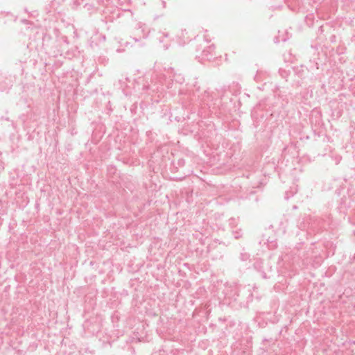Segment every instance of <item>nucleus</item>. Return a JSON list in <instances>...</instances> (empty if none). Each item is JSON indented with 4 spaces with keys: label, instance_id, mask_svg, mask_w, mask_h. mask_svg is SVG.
Instances as JSON below:
<instances>
[{
    "label": "nucleus",
    "instance_id": "21",
    "mask_svg": "<svg viewBox=\"0 0 355 355\" xmlns=\"http://www.w3.org/2000/svg\"><path fill=\"white\" fill-rule=\"evenodd\" d=\"M266 341H268V340H267L266 338H264V339L263 340V342H266Z\"/></svg>",
    "mask_w": 355,
    "mask_h": 355
},
{
    "label": "nucleus",
    "instance_id": "23",
    "mask_svg": "<svg viewBox=\"0 0 355 355\" xmlns=\"http://www.w3.org/2000/svg\"><path fill=\"white\" fill-rule=\"evenodd\" d=\"M164 37H167V36H168V34H164Z\"/></svg>",
    "mask_w": 355,
    "mask_h": 355
},
{
    "label": "nucleus",
    "instance_id": "7",
    "mask_svg": "<svg viewBox=\"0 0 355 355\" xmlns=\"http://www.w3.org/2000/svg\"><path fill=\"white\" fill-rule=\"evenodd\" d=\"M254 268L261 272V277L263 279H268V277H267L266 273L263 270V263L261 261H257L254 263Z\"/></svg>",
    "mask_w": 355,
    "mask_h": 355
},
{
    "label": "nucleus",
    "instance_id": "24",
    "mask_svg": "<svg viewBox=\"0 0 355 355\" xmlns=\"http://www.w3.org/2000/svg\"><path fill=\"white\" fill-rule=\"evenodd\" d=\"M159 41H160L161 42H163V40H162L161 38H159Z\"/></svg>",
    "mask_w": 355,
    "mask_h": 355
},
{
    "label": "nucleus",
    "instance_id": "3",
    "mask_svg": "<svg viewBox=\"0 0 355 355\" xmlns=\"http://www.w3.org/2000/svg\"><path fill=\"white\" fill-rule=\"evenodd\" d=\"M180 101L185 108H189L191 105H196V92H184L182 89L179 91Z\"/></svg>",
    "mask_w": 355,
    "mask_h": 355
},
{
    "label": "nucleus",
    "instance_id": "17",
    "mask_svg": "<svg viewBox=\"0 0 355 355\" xmlns=\"http://www.w3.org/2000/svg\"><path fill=\"white\" fill-rule=\"evenodd\" d=\"M303 72H304V69H300L297 71H296V73L299 75L300 77L301 78H303Z\"/></svg>",
    "mask_w": 355,
    "mask_h": 355
},
{
    "label": "nucleus",
    "instance_id": "9",
    "mask_svg": "<svg viewBox=\"0 0 355 355\" xmlns=\"http://www.w3.org/2000/svg\"><path fill=\"white\" fill-rule=\"evenodd\" d=\"M262 239L259 241V243H262L265 245H268L269 243H272L274 241V237L267 236L266 234H263L262 236Z\"/></svg>",
    "mask_w": 355,
    "mask_h": 355
},
{
    "label": "nucleus",
    "instance_id": "15",
    "mask_svg": "<svg viewBox=\"0 0 355 355\" xmlns=\"http://www.w3.org/2000/svg\"><path fill=\"white\" fill-rule=\"evenodd\" d=\"M232 234L235 239H238L242 236L243 234H242L241 230H239L233 231Z\"/></svg>",
    "mask_w": 355,
    "mask_h": 355
},
{
    "label": "nucleus",
    "instance_id": "18",
    "mask_svg": "<svg viewBox=\"0 0 355 355\" xmlns=\"http://www.w3.org/2000/svg\"><path fill=\"white\" fill-rule=\"evenodd\" d=\"M80 3L77 1H74L73 3V8H77Z\"/></svg>",
    "mask_w": 355,
    "mask_h": 355
},
{
    "label": "nucleus",
    "instance_id": "22",
    "mask_svg": "<svg viewBox=\"0 0 355 355\" xmlns=\"http://www.w3.org/2000/svg\"><path fill=\"white\" fill-rule=\"evenodd\" d=\"M297 206H296V205H294V206H293V209H297Z\"/></svg>",
    "mask_w": 355,
    "mask_h": 355
},
{
    "label": "nucleus",
    "instance_id": "4",
    "mask_svg": "<svg viewBox=\"0 0 355 355\" xmlns=\"http://www.w3.org/2000/svg\"><path fill=\"white\" fill-rule=\"evenodd\" d=\"M215 46L214 44L209 45L204 47L202 49L200 47L196 49V51H201L200 55H196V57L200 60H211L215 58Z\"/></svg>",
    "mask_w": 355,
    "mask_h": 355
},
{
    "label": "nucleus",
    "instance_id": "11",
    "mask_svg": "<svg viewBox=\"0 0 355 355\" xmlns=\"http://www.w3.org/2000/svg\"><path fill=\"white\" fill-rule=\"evenodd\" d=\"M157 89V87H151L148 83H144L142 86V90L145 92H148L149 90H151L153 92L155 91Z\"/></svg>",
    "mask_w": 355,
    "mask_h": 355
},
{
    "label": "nucleus",
    "instance_id": "13",
    "mask_svg": "<svg viewBox=\"0 0 355 355\" xmlns=\"http://www.w3.org/2000/svg\"><path fill=\"white\" fill-rule=\"evenodd\" d=\"M297 192V189H295V190H291V191H286L285 193V199L286 200H288L290 198H291L292 196H293V195Z\"/></svg>",
    "mask_w": 355,
    "mask_h": 355
},
{
    "label": "nucleus",
    "instance_id": "19",
    "mask_svg": "<svg viewBox=\"0 0 355 355\" xmlns=\"http://www.w3.org/2000/svg\"><path fill=\"white\" fill-rule=\"evenodd\" d=\"M152 355H162V352L159 351V352H154Z\"/></svg>",
    "mask_w": 355,
    "mask_h": 355
},
{
    "label": "nucleus",
    "instance_id": "6",
    "mask_svg": "<svg viewBox=\"0 0 355 355\" xmlns=\"http://www.w3.org/2000/svg\"><path fill=\"white\" fill-rule=\"evenodd\" d=\"M14 78V77L10 76L9 78H6L4 80L0 81V91H8L13 85Z\"/></svg>",
    "mask_w": 355,
    "mask_h": 355
},
{
    "label": "nucleus",
    "instance_id": "12",
    "mask_svg": "<svg viewBox=\"0 0 355 355\" xmlns=\"http://www.w3.org/2000/svg\"><path fill=\"white\" fill-rule=\"evenodd\" d=\"M173 80L182 84L184 81V78L181 74L175 75Z\"/></svg>",
    "mask_w": 355,
    "mask_h": 355
},
{
    "label": "nucleus",
    "instance_id": "8",
    "mask_svg": "<svg viewBox=\"0 0 355 355\" xmlns=\"http://www.w3.org/2000/svg\"><path fill=\"white\" fill-rule=\"evenodd\" d=\"M291 73V69H282V68H280L279 69V76L282 78L285 79L286 81H287V78L290 76Z\"/></svg>",
    "mask_w": 355,
    "mask_h": 355
},
{
    "label": "nucleus",
    "instance_id": "16",
    "mask_svg": "<svg viewBox=\"0 0 355 355\" xmlns=\"http://www.w3.org/2000/svg\"><path fill=\"white\" fill-rule=\"evenodd\" d=\"M175 164H176V167L177 168L182 167L185 164V160L183 158H180V159H178V161H177Z\"/></svg>",
    "mask_w": 355,
    "mask_h": 355
},
{
    "label": "nucleus",
    "instance_id": "14",
    "mask_svg": "<svg viewBox=\"0 0 355 355\" xmlns=\"http://www.w3.org/2000/svg\"><path fill=\"white\" fill-rule=\"evenodd\" d=\"M250 254L247 252H241L240 254V259L243 261H248L250 259Z\"/></svg>",
    "mask_w": 355,
    "mask_h": 355
},
{
    "label": "nucleus",
    "instance_id": "2",
    "mask_svg": "<svg viewBox=\"0 0 355 355\" xmlns=\"http://www.w3.org/2000/svg\"><path fill=\"white\" fill-rule=\"evenodd\" d=\"M320 222L317 218L304 216L298 219L297 225L299 229L303 231L308 232L310 230L312 232H315L320 227Z\"/></svg>",
    "mask_w": 355,
    "mask_h": 355
},
{
    "label": "nucleus",
    "instance_id": "5",
    "mask_svg": "<svg viewBox=\"0 0 355 355\" xmlns=\"http://www.w3.org/2000/svg\"><path fill=\"white\" fill-rule=\"evenodd\" d=\"M287 255L290 256L293 261L300 262L301 261L303 264H305V260L306 259V252L304 250L295 249Z\"/></svg>",
    "mask_w": 355,
    "mask_h": 355
},
{
    "label": "nucleus",
    "instance_id": "1",
    "mask_svg": "<svg viewBox=\"0 0 355 355\" xmlns=\"http://www.w3.org/2000/svg\"><path fill=\"white\" fill-rule=\"evenodd\" d=\"M196 106L205 105L207 106L209 108H211L212 106L217 105L218 106L220 103V99H215L214 102V98L211 97L209 92L205 90L203 93H200V88L198 87L196 90Z\"/></svg>",
    "mask_w": 355,
    "mask_h": 355
},
{
    "label": "nucleus",
    "instance_id": "20",
    "mask_svg": "<svg viewBox=\"0 0 355 355\" xmlns=\"http://www.w3.org/2000/svg\"><path fill=\"white\" fill-rule=\"evenodd\" d=\"M318 31H320V32H321V33L323 31V30H322V26H320L318 28Z\"/></svg>",
    "mask_w": 355,
    "mask_h": 355
},
{
    "label": "nucleus",
    "instance_id": "10",
    "mask_svg": "<svg viewBox=\"0 0 355 355\" xmlns=\"http://www.w3.org/2000/svg\"><path fill=\"white\" fill-rule=\"evenodd\" d=\"M314 16L313 14L306 15L305 17V22L309 26H311L313 24Z\"/></svg>",
    "mask_w": 355,
    "mask_h": 355
}]
</instances>
